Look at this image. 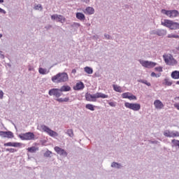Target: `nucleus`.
<instances>
[{
  "label": "nucleus",
  "mask_w": 179,
  "mask_h": 179,
  "mask_svg": "<svg viewBox=\"0 0 179 179\" xmlns=\"http://www.w3.org/2000/svg\"><path fill=\"white\" fill-rule=\"evenodd\" d=\"M108 95L101 92H96V94H91L89 92L85 94V99L87 101H97V99H108Z\"/></svg>",
  "instance_id": "1"
},
{
  "label": "nucleus",
  "mask_w": 179,
  "mask_h": 179,
  "mask_svg": "<svg viewBox=\"0 0 179 179\" xmlns=\"http://www.w3.org/2000/svg\"><path fill=\"white\" fill-rule=\"evenodd\" d=\"M0 3H3V0H0Z\"/></svg>",
  "instance_id": "55"
},
{
  "label": "nucleus",
  "mask_w": 179,
  "mask_h": 179,
  "mask_svg": "<svg viewBox=\"0 0 179 179\" xmlns=\"http://www.w3.org/2000/svg\"><path fill=\"white\" fill-rule=\"evenodd\" d=\"M137 82H139L140 83H144V85H146L147 86H150V83H148L146 80H138Z\"/></svg>",
  "instance_id": "30"
},
{
  "label": "nucleus",
  "mask_w": 179,
  "mask_h": 179,
  "mask_svg": "<svg viewBox=\"0 0 179 179\" xmlns=\"http://www.w3.org/2000/svg\"><path fill=\"white\" fill-rule=\"evenodd\" d=\"M72 73H76V69H73L72 70Z\"/></svg>",
  "instance_id": "54"
},
{
  "label": "nucleus",
  "mask_w": 179,
  "mask_h": 179,
  "mask_svg": "<svg viewBox=\"0 0 179 179\" xmlns=\"http://www.w3.org/2000/svg\"><path fill=\"white\" fill-rule=\"evenodd\" d=\"M151 76L152 77V78H159V76H157V74H156V73H155V72H152V73H151Z\"/></svg>",
  "instance_id": "41"
},
{
  "label": "nucleus",
  "mask_w": 179,
  "mask_h": 179,
  "mask_svg": "<svg viewBox=\"0 0 179 179\" xmlns=\"http://www.w3.org/2000/svg\"><path fill=\"white\" fill-rule=\"evenodd\" d=\"M43 9V6H41V4H38L36 6L34 7V9L36 10H38V9Z\"/></svg>",
  "instance_id": "39"
},
{
  "label": "nucleus",
  "mask_w": 179,
  "mask_h": 179,
  "mask_svg": "<svg viewBox=\"0 0 179 179\" xmlns=\"http://www.w3.org/2000/svg\"><path fill=\"white\" fill-rule=\"evenodd\" d=\"M124 106L127 108L133 110V111H139V110H141V104L140 103H131L129 102H126V103H124Z\"/></svg>",
  "instance_id": "9"
},
{
  "label": "nucleus",
  "mask_w": 179,
  "mask_h": 179,
  "mask_svg": "<svg viewBox=\"0 0 179 179\" xmlns=\"http://www.w3.org/2000/svg\"><path fill=\"white\" fill-rule=\"evenodd\" d=\"M55 150L57 152V155H59L60 156H64L65 157H66V156H68V152H66V151H65V150L56 146L55 147Z\"/></svg>",
  "instance_id": "13"
},
{
  "label": "nucleus",
  "mask_w": 179,
  "mask_h": 179,
  "mask_svg": "<svg viewBox=\"0 0 179 179\" xmlns=\"http://www.w3.org/2000/svg\"><path fill=\"white\" fill-rule=\"evenodd\" d=\"M177 136H179V132L177 131H173V138H176Z\"/></svg>",
  "instance_id": "44"
},
{
  "label": "nucleus",
  "mask_w": 179,
  "mask_h": 179,
  "mask_svg": "<svg viewBox=\"0 0 179 179\" xmlns=\"http://www.w3.org/2000/svg\"><path fill=\"white\" fill-rule=\"evenodd\" d=\"M163 58L166 64L169 65L170 66H174V65H177V64H178L177 60L174 59L171 54L164 55Z\"/></svg>",
  "instance_id": "4"
},
{
  "label": "nucleus",
  "mask_w": 179,
  "mask_h": 179,
  "mask_svg": "<svg viewBox=\"0 0 179 179\" xmlns=\"http://www.w3.org/2000/svg\"><path fill=\"white\" fill-rule=\"evenodd\" d=\"M13 134L12 131H6V138H13Z\"/></svg>",
  "instance_id": "29"
},
{
  "label": "nucleus",
  "mask_w": 179,
  "mask_h": 179,
  "mask_svg": "<svg viewBox=\"0 0 179 179\" xmlns=\"http://www.w3.org/2000/svg\"><path fill=\"white\" fill-rule=\"evenodd\" d=\"M85 108H87V110H90L91 111H94V106L90 103L86 104Z\"/></svg>",
  "instance_id": "28"
},
{
  "label": "nucleus",
  "mask_w": 179,
  "mask_h": 179,
  "mask_svg": "<svg viewBox=\"0 0 179 179\" xmlns=\"http://www.w3.org/2000/svg\"><path fill=\"white\" fill-rule=\"evenodd\" d=\"M164 85H166V86H171V85H173V82L170 81V79L169 78H165L164 80Z\"/></svg>",
  "instance_id": "27"
},
{
  "label": "nucleus",
  "mask_w": 179,
  "mask_h": 179,
  "mask_svg": "<svg viewBox=\"0 0 179 179\" xmlns=\"http://www.w3.org/2000/svg\"><path fill=\"white\" fill-rule=\"evenodd\" d=\"M129 100H136V96L132 95V94H131L129 96Z\"/></svg>",
  "instance_id": "38"
},
{
  "label": "nucleus",
  "mask_w": 179,
  "mask_h": 179,
  "mask_svg": "<svg viewBox=\"0 0 179 179\" xmlns=\"http://www.w3.org/2000/svg\"><path fill=\"white\" fill-rule=\"evenodd\" d=\"M38 72L41 75H46V73H48V72H47V69H43L41 67L38 69Z\"/></svg>",
  "instance_id": "26"
},
{
  "label": "nucleus",
  "mask_w": 179,
  "mask_h": 179,
  "mask_svg": "<svg viewBox=\"0 0 179 179\" xmlns=\"http://www.w3.org/2000/svg\"><path fill=\"white\" fill-rule=\"evenodd\" d=\"M150 143H152V145H158L159 141H150Z\"/></svg>",
  "instance_id": "43"
},
{
  "label": "nucleus",
  "mask_w": 179,
  "mask_h": 179,
  "mask_svg": "<svg viewBox=\"0 0 179 179\" xmlns=\"http://www.w3.org/2000/svg\"><path fill=\"white\" fill-rule=\"evenodd\" d=\"M104 37H105V38H107V40H111V36H110L107 34H104Z\"/></svg>",
  "instance_id": "42"
},
{
  "label": "nucleus",
  "mask_w": 179,
  "mask_h": 179,
  "mask_svg": "<svg viewBox=\"0 0 179 179\" xmlns=\"http://www.w3.org/2000/svg\"><path fill=\"white\" fill-rule=\"evenodd\" d=\"M28 152L30 153H35V152H37V148L33 146L28 148Z\"/></svg>",
  "instance_id": "33"
},
{
  "label": "nucleus",
  "mask_w": 179,
  "mask_h": 179,
  "mask_svg": "<svg viewBox=\"0 0 179 179\" xmlns=\"http://www.w3.org/2000/svg\"><path fill=\"white\" fill-rule=\"evenodd\" d=\"M84 71H85V72H86V73H88L89 75H92V73H93V69H92L89 66L85 67Z\"/></svg>",
  "instance_id": "25"
},
{
  "label": "nucleus",
  "mask_w": 179,
  "mask_h": 179,
  "mask_svg": "<svg viewBox=\"0 0 179 179\" xmlns=\"http://www.w3.org/2000/svg\"><path fill=\"white\" fill-rule=\"evenodd\" d=\"M111 167L113 169H122V165L118 162H113L111 164Z\"/></svg>",
  "instance_id": "20"
},
{
  "label": "nucleus",
  "mask_w": 179,
  "mask_h": 179,
  "mask_svg": "<svg viewBox=\"0 0 179 179\" xmlns=\"http://www.w3.org/2000/svg\"><path fill=\"white\" fill-rule=\"evenodd\" d=\"M8 66H10V64H8Z\"/></svg>",
  "instance_id": "60"
},
{
  "label": "nucleus",
  "mask_w": 179,
  "mask_h": 179,
  "mask_svg": "<svg viewBox=\"0 0 179 179\" xmlns=\"http://www.w3.org/2000/svg\"><path fill=\"white\" fill-rule=\"evenodd\" d=\"M2 37H3L2 34H0V38H2Z\"/></svg>",
  "instance_id": "56"
},
{
  "label": "nucleus",
  "mask_w": 179,
  "mask_h": 179,
  "mask_svg": "<svg viewBox=\"0 0 179 179\" xmlns=\"http://www.w3.org/2000/svg\"><path fill=\"white\" fill-rule=\"evenodd\" d=\"M138 62H140L141 65H142V66H143L144 68H148V69L155 68V66L157 65V64L155 62L145 61L142 59H139Z\"/></svg>",
  "instance_id": "8"
},
{
  "label": "nucleus",
  "mask_w": 179,
  "mask_h": 179,
  "mask_svg": "<svg viewBox=\"0 0 179 179\" xmlns=\"http://www.w3.org/2000/svg\"><path fill=\"white\" fill-rule=\"evenodd\" d=\"M83 13H85V15H93L94 13V8L93 7H87L85 10H83Z\"/></svg>",
  "instance_id": "17"
},
{
  "label": "nucleus",
  "mask_w": 179,
  "mask_h": 179,
  "mask_svg": "<svg viewBox=\"0 0 179 179\" xmlns=\"http://www.w3.org/2000/svg\"><path fill=\"white\" fill-rule=\"evenodd\" d=\"M176 85H179V81H177V82H176Z\"/></svg>",
  "instance_id": "57"
},
{
  "label": "nucleus",
  "mask_w": 179,
  "mask_h": 179,
  "mask_svg": "<svg viewBox=\"0 0 179 179\" xmlns=\"http://www.w3.org/2000/svg\"><path fill=\"white\" fill-rule=\"evenodd\" d=\"M171 76L173 79H179V71H174L171 73Z\"/></svg>",
  "instance_id": "21"
},
{
  "label": "nucleus",
  "mask_w": 179,
  "mask_h": 179,
  "mask_svg": "<svg viewBox=\"0 0 179 179\" xmlns=\"http://www.w3.org/2000/svg\"><path fill=\"white\" fill-rule=\"evenodd\" d=\"M48 94L50 96H54L56 99H59V97L62 96V92H61V90L58 88H52L49 90Z\"/></svg>",
  "instance_id": "11"
},
{
  "label": "nucleus",
  "mask_w": 179,
  "mask_h": 179,
  "mask_svg": "<svg viewBox=\"0 0 179 179\" xmlns=\"http://www.w3.org/2000/svg\"><path fill=\"white\" fill-rule=\"evenodd\" d=\"M0 13H3V15H6V11L0 8Z\"/></svg>",
  "instance_id": "47"
},
{
  "label": "nucleus",
  "mask_w": 179,
  "mask_h": 179,
  "mask_svg": "<svg viewBox=\"0 0 179 179\" xmlns=\"http://www.w3.org/2000/svg\"><path fill=\"white\" fill-rule=\"evenodd\" d=\"M59 90L61 93H62V92H69L71 91V87H69V85H63Z\"/></svg>",
  "instance_id": "22"
},
{
  "label": "nucleus",
  "mask_w": 179,
  "mask_h": 179,
  "mask_svg": "<svg viewBox=\"0 0 179 179\" xmlns=\"http://www.w3.org/2000/svg\"><path fill=\"white\" fill-rule=\"evenodd\" d=\"M6 152H10V153H15V152H17L15 148H6Z\"/></svg>",
  "instance_id": "35"
},
{
  "label": "nucleus",
  "mask_w": 179,
  "mask_h": 179,
  "mask_svg": "<svg viewBox=\"0 0 179 179\" xmlns=\"http://www.w3.org/2000/svg\"><path fill=\"white\" fill-rule=\"evenodd\" d=\"M74 26L76 27H80V24L79 23H76V22L74 23Z\"/></svg>",
  "instance_id": "53"
},
{
  "label": "nucleus",
  "mask_w": 179,
  "mask_h": 179,
  "mask_svg": "<svg viewBox=\"0 0 179 179\" xmlns=\"http://www.w3.org/2000/svg\"><path fill=\"white\" fill-rule=\"evenodd\" d=\"M28 71H34V67H33L32 66H28Z\"/></svg>",
  "instance_id": "46"
},
{
  "label": "nucleus",
  "mask_w": 179,
  "mask_h": 179,
  "mask_svg": "<svg viewBox=\"0 0 179 179\" xmlns=\"http://www.w3.org/2000/svg\"><path fill=\"white\" fill-rule=\"evenodd\" d=\"M0 58H1L2 59L5 58V56L2 54V51H0Z\"/></svg>",
  "instance_id": "51"
},
{
  "label": "nucleus",
  "mask_w": 179,
  "mask_h": 179,
  "mask_svg": "<svg viewBox=\"0 0 179 179\" xmlns=\"http://www.w3.org/2000/svg\"><path fill=\"white\" fill-rule=\"evenodd\" d=\"M76 16L78 20H80L81 22L86 19V16H85V14L82 13H76Z\"/></svg>",
  "instance_id": "19"
},
{
  "label": "nucleus",
  "mask_w": 179,
  "mask_h": 179,
  "mask_svg": "<svg viewBox=\"0 0 179 179\" xmlns=\"http://www.w3.org/2000/svg\"><path fill=\"white\" fill-rule=\"evenodd\" d=\"M108 104L110 107H115V103L114 102H109Z\"/></svg>",
  "instance_id": "48"
},
{
  "label": "nucleus",
  "mask_w": 179,
  "mask_h": 179,
  "mask_svg": "<svg viewBox=\"0 0 179 179\" xmlns=\"http://www.w3.org/2000/svg\"><path fill=\"white\" fill-rule=\"evenodd\" d=\"M3 99V92L0 90V100H2Z\"/></svg>",
  "instance_id": "45"
},
{
  "label": "nucleus",
  "mask_w": 179,
  "mask_h": 179,
  "mask_svg": "<svg viewBox=\"0 0 179 179\" xmlns=\"http://www.w3.org/2000/svg\"><path fill=\"white\" fill-rule=\"evenodd\" d=\"M164 135L166 138H174V131L166 130L164 132Z\"/></svg>",
  "instance_id": "18"
},
{
  "label": "nucleus",
  "mask_w": 179,
  "mask_h": 179,
  "mask_svg": "<svg viewBox=\"0 0 179 179\" xmlns=\"http://www.w3.org/2000/svg\"><path fill=\"white\" fill-rule=\"evenodd\" d=\"M175 108H177V110H179V103H176L173 104Z\"/></svg>",
  "instance_id": "49"
},
{
  "label": "nucleus",
  "mask_w": 179,
  "mask_h": 179,
  "mask_svg": "<svg viewBox=\"0 0 179 179\" xmlns=\"http://www.w3.org/2000/svg\"><path fill=\"white\" fill-rule=\"evenodd\" d=\"M129 96H131V93L129 92H124L122 94L123 99H129Z\"/></svg>",
  "instance_id": "34"
},
{
  "label": "nucleus",
  "mask_w": 179,
  "mask_h": 179,
  "mask_svg": "<svg viewBox=\"0 0 179 179\" xmlns=\"http://www.w3.org/2000/svg\"><path fill=\"white\" fill-rule=\"evenodd\" d=\"M51 19L52 20H56L57 22H59V23H65V20H66L65 17L58 14L51 15Z\"/></svg>",
  "instance_id": "12"
},
{
  "label": "nucleus",
  "mask_w": 179,
  "mask_h": 179,
  "mask_svg": "<svg viewBox=\"0 0 179 179\" xmlns=\"http://www.w3.org/2000/svg\"><path fill=\"white\" fill-rule=\"evenodd\" d=\"M6 131H0V136H1V138H6Z\"/></svg>",
  "instance_id": "37"
},
{
  "label": "nucleus",
  "mask_w": 179,
  "mask_h": 179,
  "mask_svg": "<svg viewBox=\"0 0 179 179\" xmlns=\"http://www.w3.org/2000/svg\"><path fill=\"white\" fill-rule=\"evenodd\" d=\"M155 71H157L158 72H163V68H162V66L155 67Z\"/></svg>",
  "instance_id": "40"
},
{
  "label": "nucleus",
  "mask_w": 179,
  "mask_h": 179,
  "mask_svg": "<svg viewBox=\"0 0 179 179\" xmlns=\"http://www.w3.org/2000/svg\"><path fill=\"white\" fill-rule=\"evenodd\" d=\"M52 27V25H48L45 27V29H46V30H50V29H51Z\"/></svg>",
  "instance_id": "50"
},
{
  "label": "nucleus",
  "mask_w": 179,
  "mask_h": 179,
  "mask_svg": "<svg viewBox=\"0 0 179 179\" xmlns=\"http://www.w3.org/2000/svg\"><path fill=\"white\" fill-rule=\"evenodd\" d=\"M35 136L33 132H27L19 135V138H21L22 141H34Z\"/></svg>",
  "instance_id": "5"
},
{
  "label": "nucleus",
  "mask_w": 179,
  "mask_h": 179,
  "mask_svg": "<svg viewBox=\"0 0 179 179\" xmlns=\"http://www.w3.org/2000/svg\"><path fill=\"white\" fill-rule=\"evenodd\" d=\"M85 89V84L82 82L77 83L76 86L73 87L74 90H83Z\"/></svg>",
  "instance_id": "16"
},
{
  "label": "nucleus",
  "mask_w": 179,
  "mask_h": 179,
  "mask_svg": "<svg viewBox=\"0 0 179 179\" xmlns=\"http://www.w3.org/2000/svg\"><path fill=\"white\" fill-rule=\"evenodd\" d=\"M162 25L168 27L171 30H177L179 29V23L174 22L172 20H164V22H162Z\"/></svg>",
  "instance_id": "3"
},
{
  "label": "nucleus",
  "mask_w": 179,
  "mask_h": 179,
  "mask_svg": "<svg viewBox=\"0 0 179 179\" xmlns=\"http://www.w3.org/2000/svg\"><path fill=\"white\" fill-rule=\"evenodd\" d=\"M88 26H90V24H88Z\"/></svg>",
  "instance_id": "58"
},
{
  "label": "nucleus",
  "mask_w": 179,
  "mask_h": 179,
  "mask_svg": "<svg viewBox=\"0 0 179 179\" xmlns=\"http://www.w3.org/2000/svg\"><path fill=\"white\" fill-rule=\"evenodd\" d=\"M154 106L157 110H162L164 108V104H163V102L159 99H157L154 101Z\"/></svg>",
  "instance_id": "14"
},
{
  "label": "nucleus",
  "mask_w": 179,
  "mask_h": 179,
  "mask_svg": "<svg viewBox=\"0 0 179 179\" xmlns=\"http://www.w3.org/2000/svg\"><path fill=\"white\" fill-rule=\"evenodd\" d=\"M162 13H163V15H166V16H169V17H177V16L179 15V13L177 11V10H167L162 9Z\"/></svg>",
  "instance_id": "10"
},
{
  "label": "nucleus",
  "mask_w": 179,
  "mask_h": 179,
  "mask_svg": "<svg viewBox=\"0 0 179 179\" xmlns=\"http://www.w3.org/2000/svg\"><path fill=\"white\" fill-rule=\"evenodd\" d=\"M3 146H12L13 148H20L22 143L8 142L3 144Z\"/></svg>",
  "instance_id": "15"
},
{
  "label": "nucleus",
  "mask_w": 179,
  "mask_h": 179,
  "mask_svg": "<svg viewBox=\"0 0 179 179\" xmlns=\"http://www.w3.org/2000/svg\"><path fill=\"white\" fill-rule=\"evenodd\" d=\"M68 79V73L65 72L59 73L56 76L52 77V80L54 83H62L64 82H67Z\"/></svg>",
  "instance_id": "2"
},
{
  "label": "nucleus",
  "mask_w": 179,
  "mask_h": 179,
  "mask_svg": "<svg viewBox=\"0 0 179 179\" xmlns=\"http://www.w3.org/2000/svg\"><path fill=\"white\" fill-rule=\"evenodd\" d=\"M65 134H66V135H68V136L70 138H73V136H75V134H73V129H67Z\"/></svg>",
  "instance_id": "23"
},
{
  "label": "nucleus",
  "mask_w": 179,
  "mask_h": 179,
  "mask_svg": "<svg viewBox=\"0 0 179 179\" xmlns=\"http://www.w3.org/2000/svg\"><path fill=\"white\" fill-rule=\"evenodd\" d=\"M168 38H179V35L170 34L167 36Z\"/></svg>",
  "instance_id": "31"
},
{
  "label": "nucleus",
  "mask_w": 179,
  "mask_h": 179,
  "mask_svg": "<svg viewBox=\"0 0 179 179\" xmlns=\"http://www.w3.org/2000/svg\"><path fill=\"white\" fill-rule=\"evenodd\" d=\"M57 101L59 103H67L69 101V97H66V98H59L56 99Z\"/></svg>",
  "instance_id": "24"
},
{
  "label": "nucleus",
  "mask_w": 179,
  "mask_h": 179,
  "mask_svg": "<svg viewBox=\"0 0 179 179\" xmlns=\"http://www.w3.org/2000/svg\"><path fill=\"white\" fill-rule=\"evenodd\" d=\"M41 127L43 131L46 132V134H48L50 136H52L53 138H55V136H58V133H57L56 131H54L46 125L42 124Z\"/></svg>",
  "instance_id": "6"
},
{
  "label": "nucleus",
  "mask_w": 179,
  "mask_h": 179,
  "mask_svg": "<svg viewBox=\"0 0 179 179\" xmlns=\"http://www.w3.org/2000/svg\"><path fill=\"white\" fill-rule=\"evenodd\" d=\"M81 1L84 2L85 3H89V2H90V0H81Z\"/></svg>",
  "instance_id": "52"
},
{
  "label": "nucleus",
  "mask_w": 179,
  "mask_h": 179,
  "mask_svg": "<svg viewBox=\"0 0 179 179\" xmlns=\"http://www.w3.org/2000/svg\"><path fill=\"white\" fill-rule=\"evenodd\" d=\"M177 99H178V100H179V96H178V97H177Z\"/></svg>",
  "instance_id": "59"
},
{
  "label": "nucleus",
  "mask_w": 179,
  "mask_h": 179,
  "mask_svg": "<svg viewBox=\"0 0 179 179\" xmlns=\"http://www.w3.org/2000/svg\"><path fill=\"white\" fill-rule=\"evenodd\" d=\"M52 152L51 151H50V150H48V151H46L45 153H44V156H45V157H51V155H52Z\"/></svg>",
  "instance_id": "36"
},
{
  "label": "nucleus",
  "mask_w": 179,
  "mask_h": 179,
  "mask_svg": "<svg viewBox=\"0 0 179 179\" xmlns=\"http://www.w3.org/2000/svg\"><path fill=\"white\" fill-rule=\"evenodd\" d=\"M113 90H115V92H117L118 93H121V87L116 85H113Z\"/></svg>",
  "instance_id": "32"
},
{
  "label": "nucleus",
  "mask_w": 179,
  "mask_h": 179,
  "mask_svg": "<svg viewBox=\"0 0 179 179\" xmlns=\"http://www.w3.org/2000/svg\"><path fill=\"white\" fill-rule=\"evenodd\" d=\"M150 34L158 36L159 37H164L167 34V31L166 29H153L150 31Z\"/></svg>",
  "instance_id": "7"
}]
</instances>
